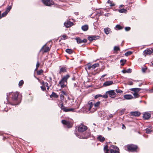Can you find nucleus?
Returning <instances> with one entry per match:
<instances>
[{
  "mask_svg": "<svg viewBox=\"0 0 153 153\" xmlns=\"http://www.w3.org/2000/svg\"><path fill=\"white\" fill-rule=\"evenodd\" d=\"M127 73H130L131 72V69L130 68H129L127 70Z\"/></svg>",
  "mask_w": 153,
  "mask_h": 153,
  "instance_id": "obj_48",
  "label": "nucleus"
},
{
  "mask_svg": "<svg viewBox=\"0 0 153 153\" xmlns=\"http://www.w3.org/2000/svg\"><path fill=\"white\" fill-rule=\"evenodd\" d=\"M42 1L46 6H50L52 4V0H42Z\"/></svg>",
  "mask_w": 153,
  "mask_h": 153,
  "instance_id": "obj_10",
  "label": "nucleus"
},
{
  "mask_svg": "<svg viewBox=\"0 0 153 153\" xmlns=\"http://www.w3.org/2000/svg\"><path fill=\"white\" fill-rule=\"evenodd\" d=\"M1 12L0 11V19H1L2 17V16L1 15Z\"/></svg>",
  "mask_w": 153,
  "mask_h": 153,
  "instance_id": "obj_61",
  "label": "nucleus"
},
{
  "mask_svg": "<svg viewBox=\"0 0 153 153\" xmlns=\"http://www.w3.org/2000/svg\"><path fill=\"white\" fill-rule=\"evenodd\" d=\"M88 28V26L87 25H84L82 27V29L84 31L87 30Z\"/></svg>",
  "mask_w": 153,
  "mask_h": 153,
  "instance_id": "obj_22",
  "label": "nucleus"
},
{
  "mask_svg": "<svg viewBox=\"0 0 153 153\" xmlns=\"http://www.w3.org/2000/svg\"><path fill=\"white\" fill-rule=\"evenodd\" d=\"M116 92L117 93H121L123 92V91L120 89H117L116 90Z\"/></svg>",
  "mask_w": 153,
  "mask_h": 153,
  "instance_id": "obj_40",
  "label": "nucleus"
},
{
  "mask_svg": "<svg viewBox=\"0 0 153 153\" xmlns=\"http://www.w3.org/2000/svg\"><path fill=\"white\" fill-rule=\"evenodd\" d=\"M130 27H126L125 28V30L126 31H129L130 30Z\"/></svg>",
  "mask_w": 153,
  "mask_h": 153,
  "instance_id": "obj_43",
  "label": "nucleus"
},
{
  "mask_svg": "<svg viewBox=\"0 0 153 153\" xmlns=\"http://www.w3.org/2000/svg\"><path fill=\"white\" fill-rule=\"evenodd\" d=\"M88 39L90 41H93L92 36H89L88 38Z\"/></svg>",
  "mask_w": 153,
  "mask_h": 153,
  "instance_id": "obj_46",
  "label": "nucleus"
},
{
  "mask_svg": "<svg viewBox=\"0 0 153 153\" xmlns=\"http://www.w3.org/2000/svg\"><path fill=\"white\" fill-rule=\"evenodd\" d=\"M151 117V114L149 113H146L143 116V118L145 119H148Z\"/></svg>",
  "mask_w": 153,
  "mask_h": 153,
  "instance_id": "obj_18",
  "label": "nucleus"
},
{
  "mask_svg": "<svg viewBox=\"0 0 153 153\" xmlns=\"http://www.w3.org/2000/svg\"><path fill=\"white\" fill-rule=\"evenodd\" d=\"M113 84V82L112 81H107L105 82L103 85L105 86H107L111 85Z\"/></svg>",
  "mask_w": 153,
  "mask_h": 153,
  "instance_id": "obj_16",
  "label": "nucleus"
},
{
  "mask_svg": "<svg viewBox=\"0 0 153 153\" xmlns=\"http://www.w3.org/2000/svg\"><path fill=\"white\" fill-rule=\"evenodd\" d=\"M68 99L69 100H70V101L72 102V101H73V99H71L70 97H68Z\"/></svg>",
  "mask_w": 153,
  "mask_h": 153,
  "instance_id": "obj_53",
  "label": "nucleus"
},
{
  "mask_svg": "<svg viewBox=\"0 0 153 153\" xmlns=\"http://www.w3.org/2000/svg\"><path fill=\"white\" fill-rule=\"evenodd\" d=\"M107 128H108V131H110V130H111V128H109V127H108Z\"/></svg>",
  "mask_w": 153,
  "mask_h": 153,
  "instance_id": "obj_59",
  "label": "nucleus"
},
{
  "mask_svg": "<svg viewBox=\"0 0 153 153\" xmlns=\"http://www.w3.org/2000/svg\"><path fill=\"white\" fill-rule=\"evenodd\" d=\"M114 5H115V4H112L111 3H110V6L111 7H112V6H114Z\"/></svg>",
  "mask_w": 153,
  "mask_h": 153,
  "instance_id": "obj_57",
  "label": "nucleus"
},
{
  "mask_svg": "<svg viewBox=\"0 0 153 153\" xmlns=\"http://www.w3.org/2000/svg\"><path fill=\"white\" fill-rule=\"evenodd\" d=\"M125 148H127L128 151L134 152L136 151L137 146L133 144H130L126 146Z\"/></svg>",
  "mask_w": 153,
  "mask_h": 153,
  "instance_id": "obj_5",
  "label": "nucleus"
},
{
  "mask_svg": "<svg viewBox=\"0 0 153 153\" xmlns=\"http://www.w3.org/2000/svg\"><path fill=\"white\" fill-rule=\"evenodd\" d=\"M87 127L83 125H80L78 128V130L79 132H83L86 130Z\"/></svg>",
  "mask_w": 153,
  "mask_h": 153,
  "instance_id": "obj_7",
  "label": "nucleus"
},
{
  "mask_svg": "<svg viewBox=\"0 0 153 153\" xmlns=\"http://www.w3.org/2000/svg\"><path fill=\"white\" fill-rule=\"evenodd\" d=\"M91 66L90 64H88L86 66L85 68L88 70H90L91 68Z\"/></svg>",
  "mask_w": 153,
  "mask_h": 153,
  "instance_id": "obj_30",
  "label": "nucleus"
},
{
  "mask_svg": "<svg viewBox=\"0 0 153 153\" xmlns=\"http://www.w3.org/2000/svg\"><path fill=\"white\" fill-rule=\"evenodd\" d=\"M43 72V71L42 70L39 71L37 72V74L38 75H40Z\"/></svg>",
  "mask_w": 153,
  "mask_h": 153,
  "instance_id": "obj_41",
  "label": "nucleus"
},
{
  "mask_svg": "<svg viewBox=\"0 0 153 153\" xmlns=\"http://www.w3.org/2000/svg\"><path fill=\"white\" fill-rule=\"evenodd\" d=\"M69 77V75H66L64 76L59 82V84L62 88H63L66 86L67 84V80Z\"/></svg>",
  "mask_w": 153,
  "mask_h": 153,
  "instance_id": "obj_3",
  "label": "nucleus"
},
{
  "mask_svg": "<svg viewBox=\"0 0 153 153\" xmlns=\"http://www.w3.org/2000/svg\"><path fill=\"white\" fill-rule=\"evenodd\" d=\"M24 84V82L23 80H21L19 81V86H20L23 85Z\"/></svg>",
  "mask_w": 153,
  "mask_h": 153,
  "instance_id": "obj_39",
  "label": "nucleus"
},
{
  "mask_svg": "<svg viewBox=\"0 0 153 153\" xmlns=\"http://www.w3.org/2000/svg\"><path fill=\"white\" fill-rule=\"evenodd\" d=\"M39 62L38 61L37 62L36 65V67L37 68H38L39 66Z\"/></svg>",
  "mask_w": 153,
  "mask_h": 153,
  "instance_id": "obj_51",
  "label": "nucleus"
},
{
  "mask_svg": "<svg viewBox=\"0 0 153 153\" xmlns=\"http://www.w3.org/2000/svg\"><path fill=\"white\" fill-rule=\"evenodd\" d=\"M102 97V95H101L100 94H98L94 96V98L95 99H97V98H98L99 97Z\"/></svg>",
  "mask_w": 153,
  "mask_h": 153,
  "instance_id": "obj_42",
  "label": "nucleus"
},
{
  "mask_svg": "<svg viewBox=\"0 0 153 153\" xmlns=\"http://www.w3.org/2000/svg\"><path fill=\"white\" fill-rule=\"evenodd\" d=\"M141 89L138 88H134L131 89V91L134 92H135L137 93Z\"/></svg>",
  "mask_w": 153,
  "mask_h": 153,
  "instance_id": "obj_23",
  "label": "nucleus"
},
{
  "mask_svg": "<svg viewBox=\"0 0 153 153\" xmlns=\"http://www.w3.org/2000/svg\"><path fill=\"white\" fill-rule=\"evenodd\" d=\"M100 103V102H97L93 106L92 102L89 101L88 102L86 108L83 109V111L84 112L93 113L97 110V108L99 106Z\"/></svg>",
  "mask_w": 153,
  "mask_h": 153,
  "instance_id": "obj_1",
  "label": "nucleus"
},
{
  "mask_svg": "<svg viewBox=\"0 0 153 153\" xmlns=\"http://www.w3.org/2000/svg\"><path fill=\"white\" fill-rule=\"evenodd\" d=\"M66 39V36L65 35H63L61 38L62 39L65 40Z\"/></svg>",
  "mask_w": 153,
  "mask_h": 153,
  "instance_id": "obj_49",
  "label": "nucleus"
},
{
  "mask_svg": "<svg viewBox=\"0 0 153 153\" xmlns=\"http://www.w3.org/2000/svg\"><path fill=\"white\" fill-rule=\"evenodd\" d=\"M126 62V60H124L123 59H121L120 61V62L121 63V65L122 66L124 65L125 63Z\"/></svg>",
  "mask_w": 153,
  "mask_h": 153,
  "instance_id": "obj_35",
  "label": "nucleus"
},
{
  "mask_svg": "<svg viewBox=\"0 0 153 153\" xmlns=\"http://www.w3.org/2000/svg\"><path fill=\"white\" fill-rule=\"evenodd\" d=\"M91 36L92 38V39L93 40L98 39L99 38V36Z\"/></svg>",
  "mask_w": 153,
  "mask_h": 153,
  "instance_id": "obj_37",
  "label": "nucleus"
},
{
  "mask_svg": "<svg viewBox=\"0 0 153 153\" xmlns=\"http://www.w3.org/2000/svg\"><path fill=\"white\" fill-rule=\"evenodd\" d=\"M41 88L42 89L43 91H45V89H46V88H45V86L43 87V86H41Z\"/></svg>",
  "mask_w": 153,
  "mask_h": 153,
  "instance_id": "obj_52",
  "label": "nucleus"
},
{
  "mask_svg": "<svg viewBox=\"0 0 153 153\" xmlns=\"http://www.w3.org/2000/svg\"><path fill=\"white\" fill-rule=\"evenodd\" d=\"M104 31L105 33L107 35L110 33L111 32V29L108 27L105 28L104 29Z\"/></svg>",
  "mask_w": 153,
  "mask_h": 153,
  "instance_id": "obj_21",
  "label": "nucleus"
},
{
  "mask_svg": "<svg viewBox=\"0 0 153 153\" xmlns=\"http://www.w3.org/2000/svg\"><path fill=\"white\" fill-rule=\"evenodd\" d=\"M12 8V6H9L6 9V10L5 11V12H4V13H3L2 14V16L4 17L6 16L8 13L9 12L10 10H11V9Z\"/></svg>",
  "mask_w": 153,
  "mask_h": 153,
  "instance_id": "obj_11",
  "label": "nucleus"
},
{
  "mask_svg": "<svg viewBox=\"0 0 153 153\" xmlns=\"http://www.w3.org/2000/svg\"><path fill=\"white\" fill-rule=\"evenodd\" d=\"M66 71V70L65 68L62 67L61 68L59 71V73L61 74L62 72H65Z\"/></svg>",
  "mask_w": 153,
  "mask_h": 153,
  "instance_id": "obj_27",
  "label": "nucleus"
},
{
  "mask_svg": "<svg viewBox=\"0 0 153 153\" xmlns=\"http://www.w3.org/2000/svg\"><path fill=\"white\" fill-rule=\"evenodd\" d=\"M75 134L77 137L81 139H87L90 135V133L88 131H86L83 135H80L76 133Z\"/></svg>",
  "mask_w": 153,
  "mask_h": 153,
  "instance_id": "obj_4",
  "label": "nucleus"
},
{
  "mask_svg": "<svg viewBox=\"0 0 153 153\" xmlns=\"http://www.w3.org/2000/svg\"><path fill=\"white\" fill-rule=\"evenodd\" d=\"M74 87H77V85L76 83H74Z\"/></svg>",
  "mask_w": 153,
  "mask_h": 153,
  "instance_id": "obj_60",
  "label": "nucleus"
},
{
  "mask_svg": "<svg viewBox=\"0 0 153 153\" xmlns=\"http://www.w3.org/2000/svg\"><path fill=\"white\" fill-rule=\"evenodd\" d=\"M43 84H44V85L45 86H46V87H48V83H47V82H46V83H44V82H43Z\"/></svg>",
  "mask_w": 153,
  "mask_h": 153,
  "instance_id": "obj_50",
  "label": "nucleus"
},
{
  "mask_svg": "<svg viewBox=\"0 0 153 153\" xmlns=\"http://www.w3.org/2000/svg\"><path fill=\"white\" fill-rule=\"evenodd\" d=\"M77 43L78 44L82 43V39L78 37L76 38Z\"/></svg>",
  "mask_w": 153,
  "mask_h": 153,
  "instance_id": "obj_28",
  "label": "nucleus"
},
{
  "mask_svg": "<svg viewBox=\"0 0 153 153\" xmlns=\"http://www.w3.org/2000/svg\"><path fill=\"white\" fill-rule=\"evenodd\" d=\"M129 85H132L133 84V83L131 81H130L129 82Z\"/></svg>",
  "mask_w": 153,
  "mask_h": 153,
  "instance_id": "obj_55",
  "label": "nucleus"
},
{
  "mask_svg": "<svg viewBox=\"0 0 153 153\" xmlns=\"http://www.w3.org/2000/svg\"><path fill=\"white\" fill-rule=\"evenodd\" d=\"M114 50L115 51L117 52L118 51H119L120 50V48L118 46H115L114 47Z\"/></svg>",
  "mask_w": 153,
  "mask_h": 153,
  "instance_id": "obj_33",
  "label": "nucleus"
},
{
  "mask_svg": "<svg viewBox=\"0 0 153 153\" xmlns=\"http://www.w3.org/2000/svg\"><path fill=\"white\" fill-rule=\"evenodd\" d=\"M50 97H55V98H58V96L54 92H53L52 94L50 96Z\"/></svg>",
  "mask_w": 153,
  "mask_h": 153,
  "instance_id": "obj_24",
  "label": "nucleus"
},
{
  "mask_svg": "<svg viewBox=\"0 0 153 153\" xmlns=\"http://www.w3.org/2000/svg\"><path fill=\"white\" fill-rule=\"evenodd\" d=\"M111 1L110 0H108V1H107V3H111Z\"/></svg>",
  "mask_w": 153,
  "mask_h": 153,
  "instance_id": "obj_62",
  "label": "nucleus"
},
{
  "mask_svg": "<svg viewBox=\"0 0 153 153\" xmlns=\"http://www.w3.org/2000/svg\"><path fill=\"white\" fill-rule=\"evenodd\" d=\"M73 23L70 21H67L64 23V25L66 27H69L73 25Z\"/></svg>",
  "mask_w": 153,
  "mask_h": 153,
  "instance_id": "obj_15",
  "label": "nucleus"
},
{
  "mask_svg": "<svg viewBox=\"0 0 153 153\" xmlns=\"http://www.w3.org/2000/svg\"><path fill=\"white\" fill-rule=\"evenodd\" d=\"M146 133L148 134L150 133L152 131V130L151 129L148 128H146Z\"/></svg>",
  "mask_w": 153,
  "mask_h": 153,
  "instance_id": "obj_38",
  "label": "nucleus"
},
{
  "mask_svg": "<svg viewBox=\"0 0 153 153\" xmlns=\"http://www.w3.org/2000/svg\"><path fill=\"white\" fill-rule=\"evenodd\" d=\"M87 41V40L86 39H84L83 40L82 39V43H86Z\"/></svg>",
  "mask_w": 153,
  "mask_h": 153,
  "instance_id": "obj_47",
  "label": "nucleus"
},
{
  "mask_svg": "<svg viewBox=\"0 0 153 153\" xmlns=\"http://www.w3.org/2000/svg\"><path fill=\"white\" fill-rule=\"evenodd\" d=\"M107 93H108L109 94L110 97L112 98L115 97L116 96V94L115 93L114 90L107 91L106 92V94Z\"/></svg>",
  "mask_w": 153,
  "mask_h": 153,
  "instance_id": "obj_9",
  "label": "nucleus"
},
{
  "mask_svg": "<svg viewBox=\"0 0 153 153\" xmlns=\"http://www.w3.org/2000/svg\"><path fill=\"white\" fill-rule=\"evenodd\" d=\"M61 109L64 111L67 112L69 111H73L74 109L73 108H67L65 107L63 105V103H62L61 105Z\"/></svg>",
  "mask_w": 153,
  "mask_h": 153,
  "instance_id": "obj_8",
  "label": "nucleus"
},
{
  "mask_svg": "<svg viewBox=\"0 0 153 153\" xmlns=\"http://www.w3.org/2000/svg\"><path fill=\"white\" fill-rule=\"evenodd\" d=\"M122 72L123 73H127V70H123L122 71Z\"/></svg>",
  "mask_w": 153,
  "mask_h": 153,
  "instance_id": "obj_54",
  "label": "nucleus"
},
{
  "mask_svg": "<svg viewBox=\"0 0 153 153\" xmlns=\"http://www.w3.org/2000/svg\"><path fill=\"white\" fill-rule=\"evenodd\" d=\"M109 117H113V115H112V114H110V115H109Z\"/></svg>",
  "mask_w": 153,
  "mask_h": 153,
  "instance_id": "obj_64",
  "label": "nucleus"
},
{
  "mask_svg": "<svg viewBox=\"0 0 153 153\" xmlns=\"http://www.w3.org/2000/svg\"><path fill=\"white\" fill-rule=\"evenodd\" d=\"M107 75V74H104V75H103L101 77V78L100 79L101 80V81H103V79H102V78L103 77H104L105 76H106Z\"/></svg>",
  "mask_w": 153,
  "mask_h": 153,
  "instance_id": "obj_45",
  "label": "nucleus"
},
{
  "mask_svg": "<svg viewBox=\"0 0 153 153\" xmlns=\"http://www.w3.org/2000/svg\"><path fill=\"white\" fill-rule=\"evenodd\" d=\"M123 5H120V7H123Z\"/></svg>",
  "mask_w": 153,
  "mask_h": 153,
  "instance_id": "obj_63",
  "label": "nucleus"
},
{
  "mask_svg": "<svg viewBox=\"0 0 153 153\" xmlns=\"http://www.w3.org/2000/svg\"><path fill=\"white\" fill-rule=\"evenodd\" d=\"M99 66V65L98 63H96L91 66V68L93 69H94L97 67H98Z\"/></svg>",
  "mask_w": 153,
  "mask_h": 153,
  "instance_id": "obj_32",
  "label": "nucleus"
},
{
  "mask_svg": "<svg viewBox=\"0 0 153 153\" xmlns=\"http://www.w3.org/2000/svg\"><path fill=\"white\" fill-rule=\"evenodd\" d=\"M134 98H138L139 97V95L137 93L134 92L133 94Z\"/></svg>",
  "mask_w": 153,
  "mask_h": 153,
  "instance_id": "obj_36",
  "label": "nucleus"
},
{
  "mask_svg": "<svg viewBox=\"0 0 153 153\" xmlns=\"http://www.w3.org/2000/svg\"><path fill=\"white\" fill-rule=\"evenodd\" d=\"M152 53V51L149 49H147L143 51V53L145 56L147 55H150Z\"/></svg>",
  "mask_w": 153,
  "mask_h": 153,
  "instance_id": "obj_14",
  "label": "nucleus"
},
{
  "mask_svg": "<svg viewBox=\"0 0 153 153\" xmlns=\"http://www.w3.org/2000/svg\"><path fill=\"white\" fill-rule=\"evenodd\" d=\"M122 128L123 129H125L126 127H125V125L124 124L123 125V126H122Z\"/></svg>",
  "mask_w": 153,
  "mask_h": 153,
  "instance_id": "obj_58",
  "label": "nucleus"
},
{
  "mask_svg": "<svg viewBox=\"0 0 153 153\" xmlns=\"http://www.w3.org/2000/svg\"><path fill=\"white\" fill-rule=\"evenodd\" d=\"M118 11L120 13H126L127 10L123 8L118 10Z\"/></svg>",
  "mask_w": 153,
  "mask_h": 153,
  "instance_id": "obj_31",
  "label": "nucleus"
},
{
  "mask_svg": "<svg viewBox=\"0 0 153 153\" xmlns=\"http://www.w3.org/2000/svg\"><path fill=\"white\" fill-rule=\"evenodd\" d=\"M104 150L105 153H108L109 150L108 149V146L107 145L105 146L104 148Z\"/></svg>",
  "mask_w": 153,
  "mask_h": 153,
  "instance_id": "obj_25",
  "label": "nucleus"
},
{
  "mask_svg": "<svg viewBox=\"0 0 153 153\" xmlns=\"http://www.w3.org/2000/svg\"><path fill=\"white\" fill-rule=\"evenodd\" d=\"M124 97L126 100H130L133 98L132 96L129 94H126L124 95Z\"/></svg>",
  "mask_w": 153,
  "mask_h": 153,
  "instance_id": "obj_19",
  "label": "nucleus"
},
{
  "mask_svg": "<svg viewBox=\"0 0 153 153\" xmlns=\"http://www.w3.org/2000/svg\"><path fill=\"white\" fill-rule=\"evenodd\" d=\"M18 94L17 92L14 93H9L8 94H7V99L8 100L9 97L11 96V100L13 102L10 103L12 105H18L20 102H18Z\"/></svg>",
  "mask_w": 153,
  "mask_h": 153,
  "instance_id": "obj_2",
  "label": "nucleus"
},
{
  "mask_svg": "<svg viewBox=\"0 0 153 153\" xmlns=\"http://www.w3.org/2000/svg\"><path fill=\"white\" fill-rule=\"evenodd\" d=\"M47 44H45L41 48L40 51L44 49V52H46L50 51V48L49 47H46Z\"/></svg>",
  "mask_w": 153,
  "mask_h": 153,
  "instance_id": "obj_12",
  "label": "nucleus"
},
{
  "mask_svg": "<svg viewBox=\"0 0 153 153\" xmlns=\"http://www.w3.org/2000/svg\"><path fill=\"white\" fill-rule=\"evenodd\" d=\"M62 123L63 125L67 126L68 128H69L70 127L71 124L69 121H67L65 120H63L62 121Z\"/></svg>",
  "mask_w": 153,
  "mask_h": 153,
  "instance_id": "obj_13",
  "label": "nucleus"
},
{
  "mask_svg": "<svg viewBox=\"0 0 153 153\" xmlns=\"http://www.w3.org/2000/svg\"><path fill=\"white\" fill-rule=\"evenodd\" d=\"M97 139L101 142H103L105 140V138L101 135L98 136Z\"/></svg>",
  "mask_w": 153,
  "mask_h": 153,
  "instance_id": "obj_20",
  "label": "nucleus"
},
{
  "mask_svg": "<svg viewBox=\"0 0 153 153\" xmlns=\"http://www.w3.org/2000/svg\"><path fill=\"white\" fill-rule=\"evenodd\" d=\"M146 68H142V71L143 72H145L146 70Z\"/></svg>",
  "mask_w": 153,
  "mask_h": 153,
  "instance_id": "obj_56",
  "label": "nucleus"
},
{
  "mask_svg": "<svg viewBox=\"0 0 153 153\" xmlns=\"http://www.w3.org/2000/svg\"><path fill=\"white\" fill-rule=\"evenodd\" d=\"M109 149L111 153H119V148L115 146H111Z\"/></svg>",
  "mask_w": 153,
  "mask_h": 153,
  "instance_id": "obj_6",
  "label": "nucleus"
},
{
  "mask_svg": "<svg viewBox=\"0 0 153 153\" xmlns=\"http://www.w3.org/2000/svg\"><path fill=\"white\" fill-rule=\"evenodd\" d=\"M130 113L131 115L135 116H139L140 114V113L139 111L131 112Z\"/></svg>",
  "mask_w": 153,
  "mask_h": 153,
  "instance_id": "obj_17",
  "label": "nucleus"
},
{
  "mask_svg": "<svg viewBox=\"0 0 153 153\" xmlns=\"http://www.w3.org/2000/svg\"><path fill=\"white\" fill-rule=\"evenodd\" d=\"M102 97L103 98L106 99L108 98V96H107V95L105 94L103 95H102V97Z\"/></svg>",
  "mask_w": 153,
  "mask_h": 153,
  "instance_id": "obj_44",
  "label": "nucleus"
},
{
  "mask_svg": "<svg viewBox=\"0 0 153 153\" xmlns=\"http://www.w3.org/2000/svg\"><path fill=\"white\" fill-rule=\"evenodd\" d=\"M116 30H119L122 29V27L120 25H117L115 26Z\"/></svg>",
  "mask_w": 153,
  "mask_h": 153,
  "instance_id": "obj_29",
  "label": "nucleus"
},
{
  "mask_svg": "<svg viewBox=\"0 0 153 153\" xmlns=\"http://www.w3.org/2000/svg\"><path fill=\"white\" fill-rule=\"evenodd\" d=\"M65 51L67 53L69 54H71L73 52V50L69 49H66Z\"/></svg>",
  "mask_w": 153,
  "mask_h": 153,
  "instance_id": "obj_26",
  "label": "nucleus"
},
{
  "mask_svg": "<svg viewBox=\"0 0 153 153\" xmlns=\"http://www.w3.org/2000/svg\"><path fill=\"white\" fill-rule=\"evenodd\" d=\"M132 53V52L131 51H128L125 54V56H128L131 54Z\"/></svg>",
  "mask_w": 153,
  "mask_h": 153,
  "instance_id": "obj_34",
  "label": "nucleus"
}]
</instances>
